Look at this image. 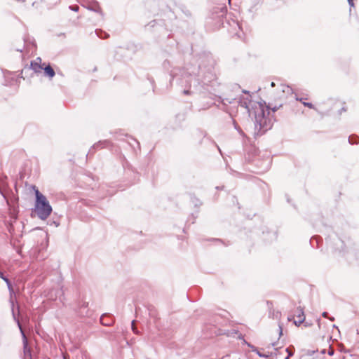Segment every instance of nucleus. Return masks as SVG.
<instances>
[{
	"label": "nucleus",
	"mask_w": 359,
	"mask_h": 359,
	"mask_svg": "<svg viewBox=\"0 0 359 359\" xmlns=\"http://www.w3.org/2000/svg\"><path fill=\"white\" fill-rule=\"evenodd\" d=\"M43 69L44 70L45 76L48 77L49 79L53 78L54 76L55 75V72L54 69L49 65L45 67H43Z\"/></svg>",
	"instance_id": "8"
},
{
	"label": "nucleus",
	"mask_w": 359,
	"mask_h": 359,
	"mask_svg": "<svg viewBox=\"0 0 359 359\" xmlns=\"http://www.w3.org/2000/svg\"><path fill=\"white\" fill-rule=\"evenodd\" d=\"M280 315V314L278 312H277L276 314V318H278Z\"/></svg>",
	"instance_id": "27"
},
{
	"label": "nucleus",
	"mask_w": 359,
	"mask_h": 359,
	"mask_svg": "<svg viewBox=\"0 0 359 359\" xmlns=\"http://www.w3.org/2000/svg\"><path fill=\"white\" fill-rule=\"evenodd\" d=\"M64 359H67V356L64 355Z\"/></svg>",
	"instance_id": "31"
},
{
	"label": "nucleus",
	"mask_w": 359,
	"mask_h": 359,
	"mask_svg": "<svg viewBox=\"0 0 359 359\" xmlns=\"http://www.w3.org/2000/svg\"><path fill=\"white\" fill-rule=\"evenodd\" d=\"M322 315H323V317L327 318L328 313L327 312H323Z\"/></svg>",
	"instance_id": "24"
},
{
	"label": "nucleus",
	"mask_w": 359,
	"mask_h": 359,
	"mask_svg": "<svg viewBox=\"0 0 359 359\" xmlns=\"http://www.w3.org/2000/svg\"><path fill=\"white\" fill-rule=\"evenodd\" d=\"M329 319L332 321H333L334 320V318L333 317H331V318H329Z\"/></svg>",
	"instance_id": "28"
},
{
	"label": "nucleus",
	"mask_w": 359,
	"mask_h": 359,
	"mask_svg": "<svg viewBox=\"0 0 359 359\" xmlns=\"http://www.w3.org/2000/svg\"><path fill=\"white\" fill-rule=\"evenodd\" d=\"M297 100H299V101L302 102V104H303L304 106H306V107H309V108H311V109H313V108H314V106H313V104L312 103H311V102H303V99H302V98H299H299H297Z\"/></svg>",
	"instance_id": "13"
},
{
	"label": "nucleus",
	"mask_w": 359,
	"mask_h": 359,
	"mask_svg": "<svg viewBox=\"0 0 359 359\" xmlns=\"http://www.w3.org/2000/svg\"><path fill=\"white\" fill-rule=\"evenodd\" d=\"M350 6H354L353 0H347Z\"/></svg>",
	"instance_id": "22"
},
{
	"label": "nucleus",
	"mask_w": 359,
	"mask_h": 359,
	"mask_svg": "<svg viewBox=\"0 0 359 359\" xmlns=\"http://www.w3.org/2000/svg\"><path fill=\"white\" fill-rule=\"evenodd\" d=\"M243 92L246 95H242L238 98V104L247 109L250 116L254 117L255 128L259 127V132H266L272 126L271 119L269 117V108L265 107V104L260 102L252 101L248 91L243 90Z\"/></svg>",
	"instance_id": "1"
},
{
	"label": "nucleus",
	"mask_w": 359,
	"mask_h": 359,
	"mask_svg": "<svg viewBox=\"0 0 359 359\" xmlns=\"http://www.w3.org/2000/svg\"><path fill=\"white\" fill-rule=\"evenodd\" d=\"M248 346L251 348L252 351L255 352L261 358H268L271 355V353H270L269 352L266 353H261L255 346H254L250 344H248Z\"/></svg>",
	"instance_id": "9"
},
{
	"label": "nucleus",
	"mask_w": 359,
	"mask_h": 359,
	"mask_svg": "<svg viewBox=\"0 0 359 359\" xmlns=\"http://www.w3.org/2000/svg\"><path fill=\"white\" fill-rule=\"evenodd\" d=\"M18 327L20 328V332L22 334V339H23V346H24L25 354V355L29 354L30 353V348L28 347L27 339L26 337V335H25L22 328V326H21L19 320H18Z\"/></svg>",
	"instance_id": "4"
},
{
	"label": "nucleus",
	"mask_w": 359,
	"mask_h": 359,
	"mask_svg": "<svg viewBox=\"0 0 359 359\" xmlns=\"http://www.w3.org/2000/svg\"><path fill=\"white\" fill-rule=\"evenodd\" d=\"M271 87H274L275 86V83L274 82H271Z\"/></svg>",
	"instance_id": "26"
},
{
	"label": "nucleus",
	"mask_w": 359,
	"mask_h": 359,
	"mask_svg": "<svg viewBox=\"0 0 359 359\" xmlns=\"http://www.w3.org/2000/svg\"><path fill=\"white\" fill-rule=\"evenodd\" d=\"M113 319L107 314H103L100 317V323L105 326H109L113 323Z\"/></svg>",
	"instance_id": "7"
},
{
	"label": "nucleus",
	"mask_w": 359,
	"mask_h": 359,
	"mask_svg": "<svg viewBox=\"0 0 359 359\" xmlns=\"http://www.w3.org/2000/svg\"><path fill=\"white\" fill-rule=\"evenodd\" d=\"M184 81L186 83L185 86H189V89H184L183 93L184 95H191L194 93H201L202 90L204 89L203 85L199 82V79L196 78V75H192L191 74H183L182 78L181 83L182 84Z\"/></svg>",
	"instance_id": "3"
},
{
	"label": "nucleus",
	"mask_w": 359,
	"mask_h": 359,
	"mask_svg": "<svg viewBox=\"0 0 359 359\" xmlns=\"http://www.w3.org/2000/svg\"><path fill=\"white\" fill-rule=\"evenodd\" d=\"M134 324H135V321L133 320V321H132V329L135 333L137 334L138 332L137 331L136 328L135 327Z\"/></svg>",
	"instance_id": "20"
},
{
	"label": "nucleus",
	"mask_w": 359,
	"mask_h": 359,
	"mask_svg": "<svg viewBox=\"0 0 359 359\" xmlns=\"http://www.w3.org/2000/svg\"><path fill=\"white\" fill-rule=\"evenodd\" d=\"M95 33L97 35V36L100 38H106L107 36H108V34L105 32H103L102 31L96 30Z\"/></svg>",
	"instance_id": "14"
},
{
	"label": "nucleus",
	"mask_w": 359,
	"mask_h": 359,
	"mask_svg": "<svg viewBox=\"0 0 359 359\" xmlns=\"http://www.w3.org/2000/svg\"><path fill=\"white\" fill-rule=\"evenodd\" d=\"M283 92L289 93L291 90V88L289 86H283Z\"/></svg>",
	"instance_id": "19"
},
{
	"label": "nucleus",
	"mask_w": 359,
	"mask_h": 359,
	"mask_svg": "<svg viewBox=\"0 0 359 359\" xmlns=\"http://www.w3.org/2000/svg\"><path fill=\"white\" fill-rule=\"evenodd\" d=\"M90 10H92V11H96L97 12L98 11V9L97 8H88Z\"/></svg>",
	"instance_id": "25"
},
{
	"label": "nucleus",
	"mask_w": 359,
	"mask_h": 359,
	"mask_svg": "<svg viewBox=\"0 0 359 359\" xmlns=\"http://www.w3.org/2000/svg\"><path fill=\"white\" fill-rule=\"evenodd\" d=\"M41 59L40 57H37L34 61L31 62V68L36 73L41 72V70L43 69V66L41 65Z\"/></svg>",
	"instance_id": "6"
},
{
	"label": "nucleus",
	"mask_w": 359,
	"mask_h": 359,
	"mask_svg": "<svg viewBox=\"0 0 359 359\" xmlns=\"http://www.w3.org/2000/svg\"><path fill=\"white\" fill-rule=\"evenodd\" d=\"M297 311L298 313L296 315L297 320H294V324L297 326H299L305 320V316L301 307L297 308Z\"/></svg>",
	"instance_id": "5"
},
{
	"label": "nucleus",
	"mask_w": 359,
	"mask_h": 359,
	"mask_svg": "<svg viewBox=\"0 0 359 359\" xmlns=\"http://www.w3.org/2000/svg\"><path fill=\"white\" fill-rule=\"evenodd\" d=\"M290 356H289V355H287V357H285V359H290Z\"/></svg>",
	"instance_id": "29"
},
{
	"label": "nucleus",
	"mask_w": 359,
	"mask_h": 359,
	"mask_svg": "<svg viewBox=\"0 0 359 359\" xmlns=\"http://www.w3.org/2000/svg\"><path fill=\"white\" fill-rule=\"evenodd\" d=\"M285 352L287 353V355L291 357L292 355H293V354L294 353V346H290L287 347V348H285Z\"/></svg>",
	"instance_id": "12"
},
{
	"label": "nucleus",
	"mask_w": 359,
	"mask_h": 359,
	"mask_svg": "<svg viewBox=\"0 0 359 359\" xmlns=\"http://www.w3.org/2000/svg\"><path fill=\"white\" fill-rule=\"evenodd\" d=\"M109 144V142L107 141H103V142L100 141L97 143L95 144L93 146L91 149L107 147H108Z\"/></svg>",
	"instance_id": "10"
},
{
	"label": "nucleus",
	"mask_w": 359,
	"mask_h": 359,
	"mask_svg": "<svg viewBox=\"0 0 359 359\" xmlns=\"http://www.w3.org/2000/svg\"><path fill=\"white\" fill-rule=\"evenodd\" d=\"M209 75H210V78L208 79H206V78H204L202 80V83L203 85H206L208 82L210 81L211 79H213L214 76L212 74L210 73Z\"/></svg>",
	"instance_id": "15"
},
{
	"label": "nucleus",
	"mask_w": 359,
	"mask_h": 359,
	"mask_svg": "<svg viewBox=\"0 0 359 359\" xmlns=\"http://www.w3.org/2000/svg\"><path fill=\"white\" fill-rule=\"evenodd\" d=\"M278 327H279V334L280 336L283 334V328H282V325L280 324L278 325Z\"/></svg>",
	"instance_id": "21"
},
{
	"label": "nucleus",
	"mask_w": 359,
	"mask_h": 359,
	"mask_svg": "<svg viewBox=\"0 0 359 359\" xmlns=\"http://www.w3.org/2000/svg\"><path fill=\"white\" fill-rule=\"evenodd\" d=\"M36 201L35 212L38 217L42 220L46 219L52 212V207L46 197L38 189L35 190Z\"/></svg>",
	"instance_id": "2"
},
{
	"label": "nucleus",
	"mask_w": 359,
	"mask_h": 359,
	"mask_svg": "<svg viewBox=\"0 0 359 359\" xmlns=\"http://www.w3.org/2000/svg\"><path fill=\"white\" fill-rule=\"evenodd\" d=\"M69 9H71V10H72V11H73L76 12V11H79V7L78 6H69Z\"/></svg>",
	"instance_id": "17"
},
{
	"label": "nucleus",
	"mask_w": 359,
	"mask_h": 359,
	"mask_svg": "<svg viewBox=\"0 0 359 359\" xmlns=\"http://www.w3.org/2000/svg\"><path fill=\"white\" fill-rule=\"evenodd\" d=\"M328 354L330 355H332L334 354V351L333 350H330L329 352H328Z\"/></svg>",
	"instance_id": "23"
},
{
	"label": "nucleus",
	"mask_w": 359,
	"mask_h": 359,
	"mask_svg": "<svg viewBox=\"0 0 359 359\" xmlns=\"http://www.w3.org/2000/svg\"><path fill=\"white\" fill-rule=\"evenodd\" d=\"M348 142L351 144H357L359 142V137L356 135H350Z\"/></svg>",
	"instance_id": "11"
},
{
	"label": "nucleus",
	"mask_w": 359,
	"mask_h": 359,
	"mask_svg": "<svg viewBox=\"0 0 359 359\" xmlns=\"http://www.w3.org/2000/svg\"><path fill=\"white\" fill-rule=\"evenodd\" d=\"M235 128L239 130V129L237 128L236 125H235Z\"/></svg>",
	"instance_id": "30"
},
{
	"label": "nucleus",
	"mask_w": 359,
	"mask_h": 359,
	"mask_svg": "<svg viewBox=\"0 0 359 359\" xmlns=\"http://www.w3.org/2000/svg\"><path fill=\"white\" fill-rule=\"evenodd\" d=\"M236 100V99H230V98H224L223 100V102L224 104H226V103H229V104H231V103H233V101Z\"/></svg>",
	"instance_id": "16"
},
{
	"label": "nucleus",
	"mask_w": 359,
	"mask_h": 359,
	"mask_svg": "<svg viewBox=\"0 0 359 359\" xmlns=\"http://www.w3.org/2000/svg\"><path fill=\"white\" fill-rule=\"evenodd\" d=\"M1 278H3V279L6 282V283H7V285H8V287L9 290H11V283H10L9 280H8L7 278H4V277H3V276H1Z\"/></svg>",
	"instance_id": "18"
}]
</instances>
